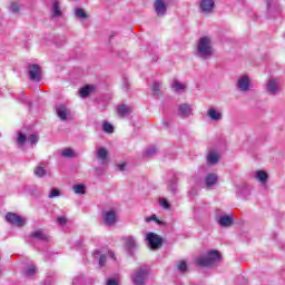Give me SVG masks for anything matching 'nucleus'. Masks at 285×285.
Segmentation results:
<instances>
[{
  "label": "nucleus",
  "instance_id": "f257e3e1",
  "mask_svg": "<svg viewBox=\"0 0 285 285\" xmlns=\"http://www.w3.org/2000/svg\"><path fill=\"white\" fill-rule=\"evenodd\" d=\"M218 262H222V254L217 250H210L207 256L196 258V266H214Z\"/></svg>",
  "mask_w": 285,
  "mask_h": 285
},
{
  "label": "nucleus",
  "instance_id": "f03ea898",
  "mask_svg": "<svg viewBox=\"0 0 285 285\" xmlns=\"http://www.w3.org/2000/svg\"><path fill=\"white\" fill-rule=\"evenodd\" d=\"M198 53L200 57H210L213 55V47L210 46V38L203 37L198 41Z\"/></svg>",
  "mask_w": 285,
  "mask_h": 285
},
{
  "label": "nucleus",
  "instance_id": "7ed1b4c3",
  "mask_svg": "<svg viewBox=\"0 0 285 285\" xmlns=\"http://www.w3.org/2000/svg\"><path fill=\"white\" fill-rule=\"evenodd\" d=\"M148 277V267L142 266L132 276L131 279L135 285H144L146 282V278Z\"/></svg>",
  "mask_w": 285,
  "mask_h": 285
},
{
  "label": "nucleus",
  "instance_id": "20e7f679",
  "mask_svg": "<svg viewBox=\"0 0 285 285\" xmlns=\"http://www.w3.org/2000/svg\"><path fill=\"white\" fill-rule=\"evenodd\" d=\"M146 239L151 250H157L158 248H161L163 240H161V237H159V235L155 233H149L147 234Z\"/></svg>",
  "mask_w": 285,
  "mask_h": 285
},
{
  "label": "nucleus",
  "instance_id": "39448f33",
  "mask_svg": "<svg viewBox=\"0 0 285 285\" xmlns=\"http://www.w3.org/2000/svg\"><path fill=\"white\" fill-rule=\"evenodd\" d=\"M6 219L14 226H26V219L14 213H8Z\"/></svg>",
  "mask_w": 285,
  "mask_h": 285
},
{
  "label": "nucleus",
  "instance_id": "423d86ee",
  "mask_svg": "<svg viewBox=\"0 0 285 285\" xmlns=\"http://www.w3.org/2000/svg\"><path fill=\"white\" fill-rule=\"evenodd\" d=\"M29 77L32 81H39L41 79V67L31 65L29 67Z\"/></svg>",
  "mask_w": 285,
  "mask_h": 285
},
{
  "label": "nucleus",
  "instance_id": "0eeeda50",
  "mask_svg": "<svg viewBox=\"0 0 285 285\" xmlns=\"http://www.w3.org/2000/svg\"><path fill=\"white\" fill-rule=\"evenodd\" d=\"M56 112L62 121H66V119H68V115H70V110H68V108H66L63 105H59L56 108Z\"/></svg>",
  "mask_w": 285,
  "mask_h": 285
},
{
  "label": "nucleus",
  "instance_id": "6e6552de",
  "mask_svg": "<svg viewBox=\"0 0 285 285\" xmlns=\"http://www.w3.org/2000/svg\"><path fill=\"white\" fill-rule=\"evenodd\" d=\"M104 219L107 226H112L117 222V214H115L112 210H109L104 214Z\"/></svg>",
  "mask_w": 285,
  "mask_h": 285
},
{
  "label": "nucleus",
  "instance_id": "1a4fd4ad",
  "mask_svg": "<svg viewBox=\"0 0 285 285\" xmlns=\"http://www.w3.org/2000/svg\"><path fill=\"white\" fill-rule=\"evenodd\" d=\"M237 86L243 92H246V90H248V87L250 86V79H248L247 76H242L238 79Z\"/></svg>",
  "mask_w": 285,
  "mask_h": 285
},
{
  "label": "nucleus",
  "instance_id": "9d476101",
  "mask_svg": "<svg viewBox=\"0 0 285 285\" xmlns=\"http://www.w3.org/2000/svg\"><path fill=\"white\" fill-rule=\"evenodd\" d=\"M131 112H132V107L128 105H119L117 107V114L120 117H128V115H130Z\"/></svg>",
  "mask_w": 285,
  "mask_h": 285
},
{
  "label": "nucleus",
  "instance_id": "9b49d317",
  "mask_svg": "<svg viewBox=\"0 0 285 285\" xmlns=\"http://www.w3.org/2000/svg\"><path fill=\"white\" fill-rule=\"evenodd\" d=\"M213 8H215V1L213 0L200 1V10H203V12H213Z\"/></svg>",
  "mask_w": 285,
  "mask_h": 285
},
{
  "label": "nucleus",
  "instance_id": "f8f14e48",
  "mask_svg": "<svg viewBox=\"0 0 285 285\" xmlns=\"http://www.w3.org/2000/svg\"><path fill=\"white\" fill-rule=\"evenodd\" d=\"M267 90L272 95H275V92L279 91V82H277V80H275V79H271L267 82Z\"/></svg>",
  "mask_w": 285,
  "mask_h": 285
},
{
  "label": "nucleus",
  "instance_id": "ddd939ff",
  "mask_svg": "<svg viewBox=\"0 0 285 285\" xmlns=\"http://www.w3.org/2000/svg\"><path fill=\"white\" fill-rule=\"evenodd\" d=\"M155 10L158 16H164L166 14V4L161 0H157L155 2Z\"/></svg>",
  "mask_w": 285,
  "mask_h": 285
},
{
  "label": "nucleus",
  "instance_id": "4468645a",
  "mask_svg": "<svg viewBox=\"0 0 285 285\" xmlns=\"http://www.w3.org/2000/svg\"><path fill=\"white\" fill-rule=\"evenodd\" d=\"M96 155L98 159H101V161L106 164V159L108 158V149L104 147H98L96 150Z\"/></svg>",
  "mask_w": 285,
  "mask_h": 285
},
{
  "label": "nucleus",
  "instance_id": "2eb2a0df",
  "mask_svg": "<svg viewBox=\"0 0 285 285\" xmlns=\"http://www.w3.org/2000/svg\"><path fill=\"white\" fill-rule=\"evenodd\" d=\"M191 114H193V109H190V106L186 104L180 105L179 115H181V117H190Z\"/></svg>",
  "mask_w": 285,
  "mask_h": 285
},
{
  "label": "nucleus",
  "instance_id": "dca6fc26",
  "mask_svg": "<svg viewBox=\"0 0 285 285\" xmlns=\"http://www.w3.org/2000/svg\"><path fill=\"white\" fill-rule=\"evenodd\" d=\"M205 184L207 188H210V186H215V184H217V175L208 174L207 177L205 178Z\"/></svg>",
  "mask_w": 285,
  "mask_h": 285
},
{
  "label": "nucleus",
  "instance_id": "f3484780",
  "mask_svg": "<svg viewBox=\"0 0 285 285\" xmlns=\"http://www.w3.org/2000/svg\"><path fill=\"white\" fill-rule=\"evenodd\" d=\"M125 246L132 250V248H137V240L132 236L125 237Z\"/></svg>",
  "mask_w": 285,
  "mask_h": 285
},
{
  "label": "nucleus",
  "instance_id": "a211bd4d",
  "mask_svg": "<svg viewBox=\"0 0 285 285\" xmlns=\"http://www.w3.org/2000/svg\"><path fill=\"white\" fill-rule=\"evenodd\" d=\"M207 115L213 121H219L222 119V112L216 111L215 108H209Z\"/></svg>",
  "mask_w": 285,
  "mask_h": 285
},
{
  "label": "nucleus",
  "instance_id": "6ab92c4d",
  "mask_svg": "<svg viewBox=\"0 0 285 285\" xmlns=\"http://www.w3.org/2000/svg\"><path fill=\"white\" fill-rule=\"evenodd\" d=\"M92 90H95V86L88 85L79 90V95L80 97L86 98L88 95H90V92H92Z\"/></svg>",
  "mask_w": 285,
  "mask_h": 285
},
{
  "label": "nucleus",
  "instance_id": "aec40b11",
  "mask_svg": "<svg viewBox=\"0 0 285 285\" xmlns=\"http://www.w3.org/2000/svg\"><path fill=\"white\" fill-rule=\"evenodd\" d=\"M171 88L176 90V92H181L186 90V85L179 82V80H174V82L171 83Z\"/></svg>",
  "mask_w": 285,
  "mask_h": 285
},
{
  "label": "nucleus",
  "instance_id": "412c9836",
  "mask_svg": "<svg viewBox=\"0 0 285 285\" xmlns=\"http://www.w3.org/2000/svg\"><path fill=\"white\" fill-rule=\"evenodd\" d=\"M35 175H37V177H46V164L37 166L35 168Z\"/></svg>",
  "mask_w": 285,
  "mask_h": 285
},
{
  "label": "nucleus",
  "instance_id": "4be33fe9",
  "mask_svg": "<svg viewBox=\"0 0 285 285\" xmlns=\"http://www.w3.org/2000/svg\"><path fill=\"white\" fill-rule=\"evenodd\" d=\"M208 164H217L219 161V154L212 151L207 156Z\"/></svg>",
  "mask_w": 285,
  "mask_h": 285
},
{
  "label": "nucleus",
  "instance_id": "5701e85b",
  "mask_svg": "<svg viewBox=\"0 0 285 285\" xmlns=\"http://www.w3.org/2000/svg\"><path fill=\"white\" fill-rule=\"evenodd\" d=\"M220 226H230L233 224V218L230 216H223L219 219Z\"/></svg>",
  "mask_w": 285,
  "mask_h": 285
},
{
  "label": "nucleus",
  "instance_id": "b1692460",
  "mask_svg": "<svg viewBox=\"0 0 285 285\" xmlns=\"http://www.w3.org/2000/svg\"><path fill=\"white\" fill-rule=\"evenodd\" d=\"M256 179H258V181H266L268 179V174L264 170H258L256 171Z\"/></svg>",
  "mask_w": 285,
  "mask_h": 285
},
{
  "label": "nucleus",
  "instance_id": "393cba45",
  "mask_svg": "<svg viewBox=\"0 0 285 285\" xmlns=\"http://www.w3.org/2000/svg\"><path fill=\"white\" fill-rule=\"evenodd\" d=\"M73 191L76 193V195H86V186L75 185L73 186Z\"/></svg>",
  "mask_w": 285,
  "mask_h": 285
},
{
  "label": "nucleus",
  "instance_id": "a878e982",
  "mask_svg": "<svg viewBox=\"0 0 285 285\" xmlns=\"http://www.w3.org/2000/svg\"><path fill=\"white\" fill-rule=\"evenodd\" d=\"M31 237H36V239H48V236L43 234V230H36L31 234Z\"/></svg>",
  "mask_w": 285,
  "mask_h": 285
},
{
  "label": "nucleus",
  "instance_id": "bb28decb",
  "mask_svg": "<svg viewBox=\"0 0 285 285\" xmlns=\"http://www.w3.org/2000/svg\"><path fill=\"white\" fill-rule=\"evenodd\" d=\"M52 12H53V17H61V8L59 7L58 1L53 2Z\"/></svg>",
  "mask_w": 285,
  "mask_h": 285
},
{
  "label": "nucleus",
  "instance_id": "cd10ccee",
  "mask_svg": "<svg viewBox=\"0 0 285 285\" xmlns=\"http://www.w3.org/2000/svg\"><path fill=\"white\" fill-rule=\"evenodd\" d=\"M62 157H77V154H75V150L67 148L61 151Z\"/></svg>",
  "mask_w": 285,
  "mask_h": 285
},
{
  "label": "nucleus",
  "instance_id": "c85d7f7f",
  "mask_svg": "<svg viewBox=\"0 0 285 285\" xmlns=\"http://www.w3.org/2000/svg\"><path fill=\"white\" fill-rule=\"evenodd\" d=\"M178 271H180V273H186V271H188V265L186 264V261H180L178 263Z\"/></svg>",
  "mask_w": 285,
  "mask_h": 285
},
{
  "label": "nucleus",
  "instance_id": "c756f323",
  "mask_svg": "<svg viewBox=\"0 0 285 285\" xmlns=\"http://www.w3.org/2000/svg\"><path fill=\"white\" fill-rule=\"evenodd\" d=\"M76 17L79 19H86L88 14H86V11L83 9H76Z\"/></svg>",
  "mask_w": 285,
  "mask_h": 285
},
{
  "label": "nucleus",
  "instance_id": "7c9ffc66",
  "mask_svg": "<svg viewBox=\"0 0 285 285\" xmlns=\"http://www.w3.org/2000/svg\"><path fill=\"white\" fill-rule=\"evenodd\" d=\"M105 132H114L115 128L109 122H105L102 126Z\"/></svg>",
  "mask_w": 285,
  "mask_h": 285
},
{
  "label": "nucleus",
  "instance_id": "2f4dec72",
  "mask_svg": "<svg viewBox=\"0 0 285 285\" xmlns=\"http://www.w3.org/2000/svg\"><path fill=\"white\" fill-rule=\"evenodd\" d=\"M28 141L29 144H37V141H39V135L37 134L30 135L28 138Z\"/></svg>",
  "mask_w": 285,
  "mask_h": 285
},
{
  "label": "nucleus",
  "instance_id": "473e14b6",
  "mask_svg": "<svg viewBox=\"0 0 285 285\" xmlns=\"http://www.w3.org/2000/svg\"><path fill=\"white\" fill-rule=\"evenodd\" d=\"M159 204L163 208H166V209L170 208V203H168L166 198H160Z\"/></svg>",
  "mask_w": 285,
  "mask_h": 285
},
{
  "label": "nucleus",
  "instance_id": "72a5a7b5",
  "mask_svg": "<svg viewBox=\"0 0 285 285\" xmlns=\"http://www.w3.org/2000/svg\"><path fill=\"white\" fill-rule=\"evenodd\" d=\"M35 273H37V267L30 266V267L27 269L26 275H27L28 277H30V276L35 275Z\"/></svg>",
  "mask_w": 285,
  "mask_h": 285
},
{
  "label": "nucleus",
  "instance_id": "f704fd0d",
  "mask_svg": "<svg viewBox=\"0 0 285 285\" xmlns=\"http://www.w3.org/2000/svg\"><path fill=\"white\" fill-rule=\"evenodd\" d=\"M57 222H58V224H59L60 226H66L68 219H67L66 217H63V216H59V217L57 218Z\"/></svg>",
  "mask_w": 285,
  "mask_h": 285
},
{
  "label": "nucleus",
  "instance_id": "c9c22d12",
  "mask_svg": "<svg viewBox=\"0 0 285 285\" xmlns=\"http://www.w3.org/2000/svg\"><path fill=\"white\" fill-rule=\"evenodd\" d=\"M10 10L11 12H19V4L16 2L11 3Z\"/></svg>",
  "mask_w": 285,
  "mask_h": 285
},
{
  "label": "nucleus",
  "instance_id": "e433bc0d",
  "mask_svg": "<svg viewBox=\"0 0 285 285\" xmlns=\"http://www.w3.org/2000/svg\"><path fill=\"white\" fill-rule=\"evenodd\" d=\"M60 195V191L59 189H51V193L49 194V197L52 198V197H59Z\"/></svg>",
  "mask_w": 285,
  "mask_h": 285
},
{
  "label": "nucleus",
  "instance_id": "4c0bfd02",
  "mask_svg": "<svg viewBox=\"0 0 285 285\" xmlns=\"http://www.w3.org/2000/svg\"><path fill=\"white\" fill-rule=\"evenodd\" d=\"M154 95H159V82L153 85Z\"/></svg>",
  "mask_w": 285,
  "mask_h": 285
},
{
  "label": "nucleus",
  "instance_id": "58836bf2",
  "mask_svg": "<svg viewBox=\"0 0 285 285\" xmlns=\"http://www.w3.org/2000/svg\"><path fill=\"white\" fill-rule=\"evenodd\" d=\"M26 141V136L23 134L18 135V144H23Z\"/></svg>",
  "mask_w": 285,
  "mask_h": 285
},
{
  "label": "nucleus",
  "instance_id": "ea45409f",
  "mask_svg": "<svg viewBox=\"0 0 285 285\" xmlns=\"http://www.w3.org/2000/svg\"><path fill=\"white\" fill-rule=\"evenodd\" d=\"M104 264H106V256H100V258H99V265L100 266H104Z\"/></svg>",
  "mask_w": 285,
  "mask_h": 285
},
{
  "label": "nucleus",
  "instance_id": "a19ab883",
  "mask_svg": "<svg viewBox=\"0 0 285 285\" xmlns=\"http://www.w3.org/2000/svg\"><path fill=\"white\" fill-rule=\"evenodd\" d=\"M107 285H119V283H117V281L110 278V279L107 282Z\"/></svg>",
  "mask_w": 285,
  "mask_h": 285
},
{
  "label": "nucleus",
  "instance_id": "79ce46f5",
  "mask_svg": "<svg viewBox=\"0 0 285 285\" xmlns=\"http://www.w3.org/2000/svg\"><path fill=\"white\" fill-rule=\"evenodd\" d=\"M118 168H119V170H124V168H126V164L118 165Z\"/></svg>",
  "mask_w": 285,
  "mask_h": 285
},
{
  "label": "nucleus",
  "instance_id": "37998d69",
  "mask_svg": "<svg viewBox=\"0 0 285 285\" xmlns=\"http://www.w3.org/2000/svg\"><path fill=\"white\" fill-rule=\"evenodd\" d=\"M109 257L115 258V253L109 252Z\"/></svg>",
  "mask_w": 285,
  "mask_h": 285
},
{
  "label": "nucleus",
  "instance_id": "c03bdc74",
  "mask_svg": "<svg viewBox=\"0 0 285 285\" xmlns=\"http://www.w3.org/2000/svg\"><path fill=\"white\" fill-rule=\"evenodd\" d=\"M150 219H154L155 222H157V216H151V218Z\"/></svg>",
  "mask_w": 285,
  "mask_h": 285
},
{
  "label": "nucleus",
  "instance_id": "a18cd8bd",
  "mask_svg": "<svg viewBox=\"0 0 285 285\" xmlns=\"http://www.w3.org/2000/svg\"><path fill=\"white\" fill-rule=\"evenodd\" d=\"M154 153H155V149H153V153L148 151V155H154Z\"/></svg>",
  "mask_w": 285,
  "mask_h": 285
},
{
  "label": "nucleus",
  "instance_id": "49530a36",
  "mask_svg": "<svg viewBox=\"0 0 285 285\" xmlns=\"http://www.w3.org/2000/svg\"><path fill=\"white\" fill-rule=\"evenodd\" d=\"M94 255H95V257H97V255H99V252H95V254H94Z\"/></svg>",
  "mask_w": 285,
  "mask_h": 285
}]
</instances>
